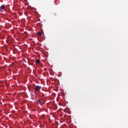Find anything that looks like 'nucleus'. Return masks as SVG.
<instances>
[{"instance_id": "obj_6", "label": "nucleus", "mask_w": 128, "mask_h": 128, "mask_svg": "<svg viewBox=\"0 0 128 128\" xmlns=\"http://www.w3.org/2000/svg\"><path fill=\"white\" fill-rule=\"evenodd\" d=\"M43 96H44V94H43Z\"/></svg>"}, {"instance_id": "obj_7", "label": "nucleus", "mask_w": 128, "mask_h": 128, "mask_svg": "<svg viewBox=\"0 0 128 128\" xmlns=\"http://www.w3.org/2000/svg\"><path fill=\"white\" fill-rule=\"evenodd\" d=\"M1 12H2V10H1Z\"/></svg>"}, {"instance_id": "obj_3", "label": "nucleus", "mask_w": 128, "mask_h": 128, "mask_svg": "<svg viewBox=\"0 0 128 128\" xmlns=\"http://www.w3.org/2000/svg\"><path fill=\"white\" fill-rule=\"evenodd\" d=\"M1 8H2V10H4V8H6V6H4V5H2V6H1Z\"/></svg>"}, {"instance_id": "obj_2", "label": "nucleus", "mask_w": 128, "mask_h": 128, "mask_svg": "<svg viewBox=\"0 0 128 128\" xmlns=\"http://www.w3.org/2000/svg\"><path fill=\"white\" fill-rule=\"evenodd\" d=\"M40 60H36V63L37 64H40Z\"/></svg>"}, {"instance_id": "obj_5", "label": "nucleus", "mask_w": 128, "mask_h": 128, "mask_svg": "<svg viewBox=\"0 0 128 128\" xmlns=\"http://www.w3.org/2000/svg\"><path fill=\"white\" fill-rule=\"evenodd\" d=\"M38 36H42V32H38Z\"/></svg>"}, {"instance_id": "obj_1", "label": "nucleus", "mask_w": 128, "mask_h": 128, "mask_svg": "<svg viewBox=\"0 0 128 128\" xmlns=\"http://www.w3.org/2000/svg\"><path fill=\"white\" fill-rule=\"evenodd\" d=\"M42 88V86H36V90H40Z\"/></svg>"}, {"instance_id": "obj_4", "label": "nucleus", "mask_w": 128, "mask_h": 128, "mask_svg": "<svg viewBox=\"0 0 128 128\" xmlns=\"http://www.w3.org/2000/svg\"><path fill=\"white\" fill-rule=\"evenodd\" d=\"M42 99H38V100H37V102H38V104H42Z\"/></svg>"}]
</instances>
